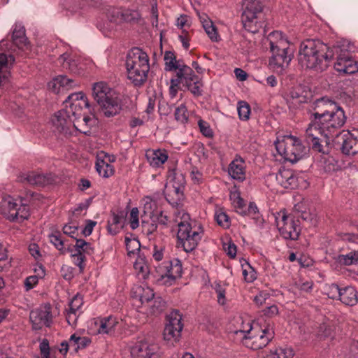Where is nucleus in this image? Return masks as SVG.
<instances>
[{"label":"nucleus","instance_id":"f257e3e1","mask_svg":"<svg viewBox=\"0 0 358 358\" xmlns=\"http://www.w3.org/2000/svg\"><path fill=\"white\" fill-rule=\"evenodd\" d=\"M332 60L333 53L329 45L322 41L308 39L301 43L298 61L302 68L322 72L327 69Z\"/></svg>","mask_w":358,"mask_h":358},{"label":"nucleus","instance_id":"f03ea898","mask_svg":"<svg viewBox=\"0 0 358 358\" xmlns=\"http://www.w3.org/2000/svg\"><path fill=\"white\" fill-rule=\"evenodd\" d=\"M312 107L316 117H318L322 124V129L327 131L326 138L333 137L334 134L341 128L346 121L343 108L329 99L323 97L317 99Z\"/></svg>","mask_w":358,"mask_h":358},{"label":"nucleus","instance_id":"7ed1b4c3","mask_svg":"<svg viewBox=\"0 0 358 358\" xmlns=\"http://www.w3.org/2000/svg\"><path fill=\"white\" fill-rule=\"evenodd\" d=\"M267 40L272 52L269 66L276 73L283 74L292 60L288 42L282 38V32L278 31L270 33Z\"/></svg>","mask_w":358,"mask_h":358},{"label":"nucleus","instance_id":"20e7f679","mask_svg":"<svg viewBox=\"0 0 358 358\" xmlns=\"http://www.w3.org/2000/svg\"><path fill=\"white\" fill-rule=\"evenodd\" d=\"M92 96L105 117H114L122 110V99L120 94L106 83H94Z\"/></svg>","mask_w":358,"mask_h":358},{"label":"nucleus","instance_id":"39448f33","mask_svg":"<svg viewBox=\"0 0 358 358\" xmlns=\"http://www.w3.org/2000/svg\"><path fill=\"white\" fill-rule=\"evenodd\" d=\"M126 68L128 79L137 87L143 85L150 70L149 57L146 52L138 48H131L127 54Z\"/></svg>","mask_w":358,"mask_h":358},{"label":"nucleus","instance_id":"423d86ee","mask_svg":"<svg viewBox=\"0 0 358 358\" xmlns=\"http://www.w3.org/2000/svg\"><path fill=\"white\" fill-rule=\"evenodd\" d=\"M263 8L260 0H243L241 22L245 30L255 34L264 27V22L260 17Z\"/></svg>","mask_w":358,"mask_h":358},{"label":"nucleus","instance_id":"0eeeda50","mask_svg":"<svg viewBox=\"0 0 358 358\" xmlns=\"http://www.w3.org/2000/svg\"><path fill=\"white\" fill-rule=\"evenodd\" d=\"M275 144L278 154L292 163L302 159L309 151L299 138L291 135L285 136L281 141L277 140Z\"/></svg>","mask_w":358,"mask_h":358},{"label":"nucleus","instance_id":"6e6552de","mask_svg":"<svg viewBox=\"0 0 358 358\" xmlns=\"http://www.w3.org/2000/svg\"><path fill=\"white\" fill-rule=\"evenodd\" d=\"M178 226V247L182 248L186 252L193 251L202 238L203 234L202 227H192L187 222H180Z\"/></svg>","mask_w":358,"mask_h":358},{"label":"nucleus","instance_id":"1a4fd4ad","mask_svg":"<svg viewBox=\"0 0 358 358\" xmlns=\"http://www.w3.org/2000/svg\"><path fill=\"white\" fill-rule=\"evenodd\" d=\"M0 213L11 222H22L29 217V210L27 204L19 205L14 198L5 196L0 201Z\"/></svg>","mask_w":358,"mask_h":358},{"label":"nucleus","instance_id":"9d476101","mask_svg":"<svg viewBox=\"0 0 358 358\" xmlns=\"http://www.w3.org/2000/svg\"><path fill=\"white\" fill-rule=\"evenodd\" d=\"M155 277L157 281L166 286L173 285L177 278L181 277L182 264L178 259L173 261H165L155 266Z\"/></svg>","mask_w":358,"mask_h":358},{"label":"nucleus","instance_id":"9b49d317","mask_svg":"<svg viewBox=\"0 0 358 358\" xmlns=\"http://www.w3.org/2000/svg\"><path fill=\"white\" fill-rule=\"evenodd\" d=\"M310 122L306 130V141L312 149L318 152H324L323 146L320 142L319 136L327 134V131L322 129V124L315 115V110L310 112Z\"/></svg>","mask_w":358,"mask_h":358},{"label":"nucleus","instance_id":"f8f14e48","mask_svg":"<svg viewBox=\"0 0 358 358\" xmlns=\"http://www.w3.org/2000/svg\"><path fill=\"white\" fill-rule=\"evenodd\" d=\"M183 326L182 315L179 310H172L166 315V323L163 334L164 340L172 343L178 341L181 337Z\"/></svg>","mask_w":358,"mask_h":358},{"label":"nucleus","instance_id":"ddd939ff","mask_svg":"<svg viewBox=\"0 0 358 358\" xmlns=\"http://www.w3.org/2000/svg\"><path fill=\"white\" fill-rule=\"evenodd\" d=\"M241 333L243 334V338L245 339V343L248 346L250 347L253 350H259L266 347L269 342L274 338V330L273 327L268 324L264 329L253 336H248L250 331H236V334Z\"/></svg>","mask_w":358,"mask_h":358},{"label":"nucleus","instance_id":"4468645a","mask_svg":"<svg viewBox=\"0 0 358 358\" xmlns=\"http://www.w3.org/2000/svg\"><path fill=\"white\" fill-rule=\"evenodd\" d=\"M337 143L341 144L343 153L355 155L358 153V129L352 131L343 130L336 135Z\"/></svg>","mask_w":358,"mask_h":358},{"label":"nucleus","instance_id":"2eb2a0df","mask_svg":"<svg viewBox=\"0 0 358 358\" xmlns=\"http://www.w3.org/2000/svg\"><path fill=\"white\" fill-rule=\"evenodd\" d=\"M64 103L66 104L64 110L73 118L82 116L83 108L89 107L87 98L83 92L73 93L69 95L64 101Z\"/></svg>","mask_w":358,"mask_h":358},{"label":"nucleus","instance_id":"dca6fc26","mask_svg":"<svg viewBox=\"0 0 358 358\" xmlns=\"http://www.w3.org/2000/svg\"><path fill=\"white\" fill-rule=\"evenodd\" d=\"M29 319L35 330L42 329L43 326L50 327L52 323V315L50 303L45 304L30 312Z\"/></svg>","mask_w":358,"mask_h":358},{"label":"nucleus","instance_id":"f3484780","mask_svg":"<svg viewBox=\"0 0 358 358\" xmlns=\"http://www.w3.org/2000/svg\"><path fill=\"white\" fill-rule=\"evenodd\" d=\"M17 181L31 186H45L53 181V177L51 173L27 171L20 173L17 176Z\"/></svg>","mask_w":358,"mask_h":358},{"label":"nucleus","instance_id":"a211bd4d","mask_svg":"<svg viewBox=\"0 0 358 358\" xmlns=\"http://www.w3.org/2000/svg\"><path fill=\"white\" fill-rule=\"evenodd\" d=\"M176 76L177 78L171 80L170 92L173 96L176 95L177 92L176 87H178L180 83L185 86L199 80L198 76L194 73L192 69L184 64L177 71Z\"/></svg>","mask_w":358,"mask_h":358},{"label":"nucleus","instance_id":"6ab92c4d","mask_svg":"<svg viewBox=\"0 0 358 358\" xmlns=\"http://www.w3.org/2000/svg\"><path fill=\"white\" fill-rule=\"evenodd\" d=\"M276 224L281 236L285 239L296 240L300 234V228L295 222L283 215L280 220L276 217Z\"/></svg>","mask_w":358,"mask_h":358},{"label":"nucleus","instance_id":"aec40b11","mask_svg":"<svg viewBox=\"0 0 358 358\" xmlns=\"http://www.w3.org/2000/svg\"><path fill=\"white\" fill-rule=\"evenodd\" d=\"M158 347L147 341H139L131 348V355L134 358H159L156 354Z\"/></svg>","mask_w":358,"mask_h":358},{"label":"nucleus","instance_id":"412c9836","mask_svg":"<svg viewBox=\"0 0 358 358\" xmlns=\"http://www.w3.org/2000/svg\"><path fill=\"white\" fill-rule=\"evenodd\" d=\"M310 97L311 92L306 86L297 85L289 90L287 94V101L294 106H298L308 102Z\"/></svg>","mask_w":358,"mask_h":358},{"label":"nucleus","instance_id":"4be33fe9","mask_svg":"<svg viewBox=\"0 0 358 358\" xmlns=\"http://www.w3.org/2000/svg\"><path fill=\"white\" fill-rule=\"evenodd\" d=\"M73 118L67 114L64 109L58 111L52 119L55 129L59 133L67 134L70 133V127L73 124Z\"/></svg>","mask_w":358,"mask_h":358},{"label":"nucleus","instance_id":"5701e85b","mask_svg":"<svg viewBox=\"0 0 358 358\" xmlns=\"http://www.w3.org/2000/svg\"><path fill=\"white\" fill-rule=\"evenodd\" d=\"M334 69L342 75L354 74L358 71V62L352 56L340 57L334 64Z\"/></svg>","mask_w":358,"mask_h":358},{"label":"nucleus","instance_id":"b1692460","mask_svg":"<svg viewBox=\"0 0 358 358\" xmlns=\"http://www.w3.org/2000/svg\"><path fill=\"white\" fill-rule=\"evenodd\" d=\"M12 41L13 44L22 51H29L30 43L25 34V28L20 24H15L12 34Z\"/></svg>","mask_w":358,"mask_h":358},{"label":"nucleus","instance_id":"393cba45","mask_svg":"<svg viewBox=\"0 0 358 358\" xmlns=\"http://www.w3.org/2000/svg\"><path fill=\"white\" fill-rule=\"evenodd\" d=\"M355 49L354 43L347 39H341L336 41L333 45H329V50L333 53V58L336 55V59L340 57H350V53L354 52Z\"/></svg>","mask_w":358,"mask_h":358},{"label":"nucleus","instance_id":"a878e982","mask_svg":"<svg viewBox=\"0 0 358 358\" xmlns=\"http://www.w3.org/2000/svg\"><path fill=\"white\" fill-rule=\"evenodd\" d=\"M73 126L80 133L85 135H90L91 133V128L96 124V119L94 117H90L88 115H83L73 118Z\"/></svg>","mask_w":358,"mask_h":358},{"label":"nucleus","instance_id":"bb28decb","mask_svg":"<svg viewBox=\"0 0 358 358\" xmlns=\"http://www.w3.org/2000/svg\"><path fill=\"white\" fill-rule=\"evenodd\" d=\"M228 173L233 179L243 182L245 179V161L241 157L234 159L229 164Z\"/></svg>","mask_w":358,"mask_h":358},{"label":"nucleus","instance_id":"cd10ccee","mask_svg":"<svg viewBox=\"0 0 358 358\" xmlns=\"http://www.w3.org/2000/svg\"><path fill=\"white\" fill-rule=\"evenodd\" d=\"M277 182L285 189H294L297 187V178L289 169L280 170L275 176Z\"/></svg>","mask_w":358,"mask_h":358},{"label":"nucleus","instance_id":"c85d7f7f","mask_svg":"<svg viewBox=\"0 0 358 358\" xmlns=\"http://www.w3.org/2000/svg\"><path fill=\"white\" fill-rule=\"evenodd\" d=\"M154 206H155V203L152 201H147L144 204V214L148 213L150 220H153L155 222H158L161 225L166 226L169 222L168 215L164 214L162 210L154 211L152 210Z\"/></svg>","mask_w":358,"mask_h":358},{"label":"nucleus","instance_id":"c756f323","mask_svg":"<svg viewBox=\"0 0 358 358\" xmlns=\"http://www.w3.org/2000/svg\"><path fill=\"white\" fill-rule=\"evenodd\" d=\"M15 62L13 55L0 52V86L10 76L9 69Z\"/></svg>","mask_w":358,"mask_h":358},{"label":"nucleus","instance_id":"7c9ffc66","mask_svg":"<svg viewBox=\"0 0 358 358\" xmlns=\"http://www.w3.org/2000/svg\"><path fill=\"white\" fill-rule=\"evenodd\" d=\"M334 262L341 266H348L358 264V251L350 250L334 257Z\"/></svg>","mask_w":358,"mask_h":358},{"label":"nucleus","instance_id":"2f4dec72","mask_svg":"<svg viewBox=\"0 0 358 358\" xmlns=\"http://www.w3.org/2000/svg\"><path fill=\"white\" fill-rule=\"evenodd\" d=\"M149 164L153 167H159L166 162L168 155L165 150H148L145 154Z\"/></svg>","mask_w":358,"mask_h":358},{"label":"nucleus","instance_id":"473e14b6","mask_svg":"<svg viewBox=\"0 0 358 358\" xmlns=\"http://www.w3.org/2000/svg\"><path fill=\"white\" fill-rule=\"evenodd\" d=\"M339 300L347 306H352L356 305L358 302V294L357 290L352 286L342 288Z\"/></svg>","mask_w":358,"mask_h":358},{"label":"nucleus","instance_id":"72a5a7b5","mask_svg":"<svg viewBox=\"0 0 358 358\" xmlns=\"http://www.w3.org/2000/svg\"><path fill=\"white\" fill-rule=\"evenodd\" d=\"M63 69L69 71L73 74H80L81 69L78 67V62L69 57L66 53L62 55L58 59Z\"/></svg>","mask_w":358,"mask_h":358},{"label":"nucleus","instance_id":"f704fd0d","mask_svg":"<svg viewBox=\"0 0 358 358\" xmlns=\"http://www.w3.org/2000/svg\"><path fill=\"white\" fill-rule=\"evenodd\" d=\"M165 62L164 69L166 71H171L173 70H178L183 64V62L180 60H176V57L174 53L171 51H166L164 56Z\"/></svg>","mask_w":358,"mask_h":358},{"label":"nucleus","instance_id":"c9c22d12","mask_svg":"<svg viewBox=\"0 0 358 358\" xmlns=\"http://www.w3.org/2000/svg\"><path fill=\"white\" fill-rule=\"evenodd\" d=\"M70 248L73 250V252L81 253L85 257H86V255H90L94 252L92 245L83 239H76V244Z\"/></svg>","mask_w":358,"mask_h":358},{"label":"nucleus","instance_id":"e433bc0d","mask_svg":"<svg viewBox=\"0 0 358 358\" xmlns=\"http://www.w3.org/2000/svg\"><path fill=\"white\" fill-rule=\"evenodd\" d=\"M116 324L115 317L112 316L101 319L98 329L99 334H111L114 331Z\"/></svg>","mask_w":358,"mask_h":358},{"label":"nucleus","instance_id":"4c0bfd02","mask_svg":"<svg viewBox=\"0 0 358 358\" xmlns=\"http://www.w3.org/2000/svg\"><path fill=\"white\" fill-rule=\"evenodd\" d=\"M91 343V339L89 337L77 336L73 334L70 337V346L73 348L75 352H78L80 349H84Z\"/></svg>","mask_w":358,"mask_h":358},{"label":"nucleus","instance_id":"58836bf2","mask_svg":"<svg viewBox=\"0 0 358 358\" xmlns=\"http://www.w3.org/2000/svg\"><path fill=\"white\" fill-rule=\"evenodd\" d=\"M96 170L100 176L106 178L113 176L115 172L114 168L111 164L99 159L96 163Z\"/></svg>","mask_w":358,"mask_h":358},{"label":"nucleus","instance_id":"ea45409f","mask_svg":"<svg viewBox=\"0 0 358 358\" xmlns=\"http://www.w3.org/2000/svg\"><path fill=\"white\" fill-rule=\"evenodd\" d=\"M293 356L292 348L288 347L276 348L274 351H271L266 357L262 353L263 358H292Z\"/></svg>","mask_w":358,"mask_h":358},{"label":"nucleus","instance_id":"a19ab883","mask_svg":"<svg viewBox=\"0 0 358 358\" xmlns=\"http://www.w3.org/2000/svg\"><path fill=\"white\" fill-rule=\"evenodd\" d=\"M134 267L143 278L145 279L148 277L150 268L144 257L138 256L134 262Z\"/></svg>","mask_w":358,"mask_h":358},{"label":"nucleus","instance_id":"79ce46f5","mask_svg":"<svg viewBox=\"0 0 358 358\" xmlns=\"http://www.w3.org/2000/svg\"><path fill=\"white\" fill-rule=\"evenodd\" d=\"M122 8H110L107 12L108 21L115 25L122 22Z\"/></svg>","mask_w":358,"mask_h":358},{"label":"nucleus","instance_id":"37998d69","mask_svg":"<svg viewBox=\"0 0 358 358\" xmlns=\"http://www.w3.org/2000/svg\"><path fill=\"white\" fill-rule=\"evenodd\" d=\"M141 217H142V221H141L142 232L148 238H151L152 236L157 231V224L153 220H145L143 219V215L141 216Z\"/></svg>","mask_w":358,"mask_h":358},{"label":"nucleus","instance_id":"c03bdc74","mask_svg":"<svg viewBox=\"0 0 358 358\" xmlns=\"http://www.w3.org/2000/svg\"><path fill=\"white\" fill-rule=\"evenodd\" d=\"M141 19V14L136 10L122 9V22L137 23Z\"/></svg>","mask_w":358,"mask_h":358},{"label":"nucleus","instance_id":"a18cd8bd","mask_svg":"<svg viewBox=\"0 0 358 358\" xmlns=\"http://www.w3.org/2000/svg\"><path fill=\"white\" fill-rule=\"evenodd\" d=\"M238 117L241 120H248L250 115V106L245 101H240L238 102L237 107Z\"/></svg>","mask_w":358,"mask_h":358},{"label":"nucleus","instance_id":"49530a36","mask_svg":"<svg viewBox=\"0 0 358 358\" xmlns=\"http://www.w3.org/2000/svg\"><path fill=\"white\" fill-rule=\"evenodd\" d=\"M165 305L166 303L162 298H155L150 303V311L153 315H158L164 310Z\"/></svg>","mask_w":358,"mask_h":358},{"label":"nucleus","instance_id":"de8ad7c7","mask_svg":"<svg viewBox=\"0 0 358 358\" xmlns=\"http://www.w3.org/2000/svg\"><path fill=\"white\" fill-rule=\"evenodd\" d=\"M215 218L220 226L226 229L230 227L229 217L222 209H219L215 212Z\"/></svg>","mask_w":358,"mask_h":358},{"label":"nucleus","instance_id":"09e8293b","mask_svg":"<svg viewBox=\"0 0 358 358\" xmlns=\"http://www.w3.org/2000/svg\"><path fill=\"white\" fill-rule=\"evenodd\" d=\"M174 115L175 119L178 122L182 124L186 123L188 120L187 109L186 106L184 104H181L177 107L175 110Z\"/></svg>","mask_w":358,"mask_h":358},{"label":"nucleus","instance_id":"8fccbe9b","mask_svg":"<svg viewBox=\"0 0 358 358\" xmlns=\"http://www.w3.org/2000/svg\"><path fill=\"white\" fill-rule=\"evenodd\" d=\"M203 27L213 41H217L219 36L217 32V29L211 20L204 21Z\"/></svg>","mask_w":358,"mask_h":358},{"label":"nucleus","instance_id":"3c124183","mask_svg":"<svg viewBox=\"0 0 358 358\" xmlns=\"http://www.w3.org/2000/svg\"><path fill=\"white\" fill-rule=\"evenodd\" d=\"M50 242L59 250L62 254L68 252L65 248V243L62 238V235L58 232L55 234L50 236Z\"/></svg>","mask_w":358,"mask_h":358},{"label":"nucleus","instance_id":"603ef678","mask_svg":"<svg viewBox=\"0 0 358 358\" xmlns=\"http://www.w3.org/2000/svg\"><path fill=\"white\" fill-rule=\"evenodd\" d=\"M124 241L129 256L134 255L136 250H140L141 244L137 239L130 238L127 236Z\"/></svg>","mask_w":358,"mask_h":358},{"label":"nucleus","instance_id":"864d4df0","mask_svg":"<svg viewBox=\"0 0 358 358\" xmlns=\"http://www.w3.org/2000/svg\"><path fill=\"white\" fill-rule=\"evenodd\" d=\"M67 250L71 252V257L74 259V264L79 267L80 271L82 272L85 268L84 262L86 260V257L81 253L73 252V250L69 246L67 248Z\"/></svg>","mask_w":358,"mask_h":358},{"label":"nucleus","instance_id":"5fc2aeb1","mask_svg":"<svg viewBox=\"0 0 358 358\" xmlns=\"http://www.w3.org/2000/svg\"><path fill=\"white\" fill-rule=\"evenodd\" d=\"M55 85L59 84L60 86L66 89L72 88L75 86V81L73 79L68 78L66 76H59L54 79Z\"/></svg>","mask_w":358,"mask_h":358},{"label":"nucleus","instance_id":"6e6d98bb","mask_svg":"<svg viewBox=\"0 0 358 358\" xmlns=\"http://www.w3.org/2000/svg\"><path fill=\"white\" fill-rule=\"evenodd\" d=\"M185 86L195 96H199L202 94L201 87L203 84L199 80H195L194 82L190 83Z\"/></svg>","mask_w":358,"mask_h":358},{"label":"nucleus","instance_id":"4d7b16f0","mask_svg":"<svg viewBox=\"0 0 358 358\" xmlns=\"http://www.w3.org/2000/svg\"><path fill=\"white\" fill-rule=\"evenodd\" d=\"M342 288H340L337 284H331L327 289V294L329 298L332 299H340Z\"/></svg>","mask_w":358,"mask_h":358},{"label":"nucleus","instance_id":"13d9d810","mask_svg":"<svg viewBox=\"0 0 358 358\" xmlns=\"http://www.w3.org/2000/svg\"><path fill=\"white\" fill-rule=\"evenodd\" d=\"M198 126L201 133L204 136L208 138H212L213 136V131L207 122L200 119L198 122Z\"/></svg>","mask_w":358,"mask_h":358},{"label":"nucleus","instance_id":"bf43d9fd","mask_svg":"<svg viewBox=\"0 0 358 358\" xmlns=\"http://www.w3.org/2000/svg\"><path fill=\"white\" fill-rule=\"evenodd\" d=\"M138 214L139 210L136 207L133 208L130 212V227L132 229H135L139 226Z\"/></svg>","mask_w":358,"mask_h":358},{"label":"nucleus","instance_id":"052dcab7","mask_svg":"<svg viewBox=\"0 0 358 358\" xmlns=\"http://www.w3.org/2000/svg\"><path fill=\"white\" fill-rule=\"evenodd\" d=\"M154 296L155 294L153 290L150 288H147L143 289V293L140 296V301H141L142 304L145 303H150L155 299Z\"/></svg>","mask_w":358,"mask_h":358},{"label":"nucleus","instance_id":"680f3d73","mask_svg":"<svg viewBox=\"0 0 358 358\" xmlns=\"http://www.w3.org/2000/svg\"><path fill=\"white\" fill-rule=\"evenodd\" d=\"M67 3L69 4V9L73 12L78 11L79 9L83 8L86 5L85 1L81 0H66Z\"/></svg>","mask_w":358,"mask_h":358},{"label":"nucleus","instance_id":"e2e57ef3","mask_svg":"<svg viewBox=\"0 0 358 358\" xmlns=\"http://www.w3.org/2000/svg\"><path fill=\"white\" fill-rule=\"evenodd\" d=\"M97 27L106 36H108L115 28V25L110 23L109 21L99 23L97 24Z\"/></svg>","mask_w":358,"mask_h":358},{"label":"nucleus","instance_id":"0e129e2a","mask_svg":"<svg viewBox=\"0 0 358 358\" xmlns=\"http://www.w3.org/2000/svg\"><path fill=\"white\" fill-rule=\"evenodd\" d=\"M83 305V299L78 296H75L69 303V310L78 312Z\"/></svg>","mask_w":358,"mask_h":358},{"label":"nucleus","instance_id":"69168bd1","mask_svg":"<svg viewBox=\"0 0 358 358\" xmlns=\"http://www.w3.org/2000/svg\"><path fill=\"white\" fill-rule=\"evenodd\" d=\"M215 289L217 293L218 303L224 305L226 302L225 289L220 284L215 285Z\"/></svg>","mask_w":358,"mask_h":358},{"label":"nucleus","instance_id":"338daca9","mask_svg":"<svg viewBox=\"0 0 358 358\" xmlns=\"http://www.w3.org/2000/svg\"><path fill=\"white\" fill-rule=\"evenodd\" d=\"M62 275L65 280H71L74 275H73V268L64 265L61 268Z\"/></svg>","mask_w":358,"mask_h":358},{"label":"nucleus","instance_id":"774afa93","mask_svg":"<svg viewBox=\"0 0 358 358\" xmlns=\"http://www.w3.org/2000/svg\"><path fill=\"white\" fill-rule=\"evenodd\" d=\"M224 249L227 255L230 257L234 258L236 257L237 252L236 245L231 241H229L227 244H224Z\"/></svg>","mask_w":358,"mask_h":358}]
</instances>
